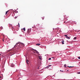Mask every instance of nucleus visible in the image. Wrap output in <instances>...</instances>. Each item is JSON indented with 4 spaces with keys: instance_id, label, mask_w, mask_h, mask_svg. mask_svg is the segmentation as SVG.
Here are the masks:
<instances>
[{
    "instance_id": "f257e3e1",
    "label": "nucleus",
    "mask_w": 80,
    "mask_h": 80,
    "mask_svg": "<svg viewBox=\"0 0 80 80\" xmlns=\"http://www.w3.org/2000/svg\"><path fill=\"white\" fill-rule=\"evenodd\" d=\"M15 46H16L18 48H21L22 47V46H21V43L18 42L17 43Z\"/></svg>"
},
{
    "instance_id": "f03ea898",
    "label": "nucleus",
    "mask_w": 80,
    "mask_h": 80,
    "mask_svg": "<svg viewBox=\"0 0 80 80\" xmlns=\"http://www.w3.org/2000/svg\"><path fill=\"white\" fill-rule=\"evenodd\" d=\"M30 32H31V29H28V30L27 33H29Z\"/></svg>"
},
{
    "instance_id": "7ed1b4c3",
    "label": "nucleus",
    "mask_w": 80,
    "mask_h": 80,
    "mask_svg": "<svg viewBox=\"0 0 80 80\" xmlns=\"http://www.w3.org/2000/svg\"><path fill=\"white\" fill-rule=\"evenodd\" d=\"M32 50H35V51H36V53H38H38H39V52H38V51H37V50H35V49H32Z\"/></svg>"
},
{
    "instance_id": "20e7f679",
    "label": "nucleus",
    "mask_w": 80,
    "mask_h": 80,
    "mask_svg": "<svg viewBox=\"0 0 80 80\" xmlns=\"http://www.w3.org/2000/svg\"><path fill=\"white\" fill-rule=\"evenodd\" d=\"M24 46V44L23 43H21V47H23Z\"/></svg>"
},
{
    "instance_id": "39448f33",
    "label": "nucleus",
    "mask_w": 80,
    "mask_h": 80,
    "mask_svg": "<svg viewBox=\"0 0 80 80\" xmlns=\"http://www.w3.org/2000/svg\"><path fill=\"white\" fill-rule=\"evenodd\" d=\"M64 42H65V41L63 40L62 41V45H63V44H64Z\"/></svg>"
},
{
    "instance_id": "423d86ee",
    "label": "nucleus",
    "mask_w": 80,
    "mask_h": 80,
    "mask_svg": "<svg viewBox=\"0 0 80 80\" xmlns=\"http://www.w3.org/2000/svg\"><path fill=\"white\" fill-rule=\"evenodd\" d=\"M23 30L24 31H25V28H24L23 29H22L21 30Z\"/></svg>"
},
{
    "instance_id": "0eeeda50",
    "label": "nucleus",
    "mask_w": 80,
    "mask_h": 80,
    "mask_svg": "<svg viewBox=\"0 0 80 80\" xmlns=\"http://www.w3.org/2000/svg\"><path fill=\"white\" fill-rule=\"evenodd\" d=\"M26 62L27 63H28H28H29V61H28V60H27L26 61Z\"/></svg>"
},
{
    "instance_id": "6e6552de",
    "label": "nucleus",
    "mask_w": 80,
    "mask_h": 80,
    "mask_svg": "<svg viewBox=\"0 0 80 80\" xmlns=\"http://www.w3.org/2000/svg\"><path fill=\"white\" fill-rule=\"evenodd\" d=\"M8 12H9V11H6V12L5 15H7V13H8Z\"/></svg>"
},
{
    "instance_id": "1a4fd4ad",
    "label": "nucleus",
    "mask_w": 80,
    "mask_h": 80,
    "mask_svg": "<svg viewBox=\"0 0 80 80\" xmlns=\"http://www.w3.org/2000/svg\"><path fill=\"white\" fill-rule=\"evenodd\" d=\"M36 45H38V46H39L40 45V43H38L36 44Z\"/></svg>"
},
{
    "instance_id": "9d476101",
    "label": "nucleus",
    "mask_w": 80,
    "mask_h": 80,
    "mask_svg": "<svg viewBox=\"0 0 80 80\" xmlns=\"http://www.w3.org/2000/svg\"><path fill=\"white\" fill-rule=\"evenodd\" d=\"M66 38H67L68 39H70V37L68 36Z\"/></svg>"
},
{
    "instance_id": "9b49d317",
    "label": "nucleus",
    "mask_w": 80,
    "mask_h": 80,
    "mask_svg": "<svg viewBox=\"0 0 80 80\" xmlns=\"http://www.w3.org/2000/svg\"><path fill=\"white\" fill-rule=\"evenodd\" d=\"M39 59H40V60H42V58L41 57H39Z\"/></svg>"
},
{
    "instance_id": "f8f14e48",
    "label": "nucleus",
    "mask_w": 80,
    "mask_h": 80,
    "mask_svg": "<svg viewBox=\"0 0 80 80\" xmlns=\"http://www.w3.org/2000/svg\"><path fill=\"white\" fill-rule=\"evenodd\" d=\"M74 40H76V39H77V37H74Z\"/></svg>"
},
{
    "instance_id": "ddd939ff",
    "label": "nucleus",
    "mask_w": 80,
    "mask_h": 80,
    "mask_svg": "<svg viewBox=\"0 0 80 80\" xmlns=\"http://www.w3.org/2000/svg\"><path fill=\"white\" fill-rule=\"evenodd\" d=\"M49 60H52V59L51 58H49L48 59Z\"/></svg>"
},
{
    "instance_id": "4468645a",
    "label": "nucleus",
    "mask_w": 80,
    "mask_h": 80,
    "mask_svg": "<svg viewBox=\"0 0 80 80\" xmlns=\"http://www.w3.org/2000/svg\"><path fill=\"white\" fill-rule=\"evenodd\" d=\"M68 67H69L70 68V67H73V66H72H72H70V67L68 66Z\"/></svg>"
},
{
    "instance_id": "2eb2a0df",
    "label": "nucleus",
    "mask_w": 80,
    "mask_h": 80,
    "mask_svg": "<svg viewBox=\"0 0 80 80\" xmlns=\"http://www.w3.org/2000/svg\"><path fill=\"white\" fill-rule=\"evenodd\" d=\"M60 72H63V71H62V70H60Z\"/></svg>"
},
{
    "instance_id": "dca6fc26",
    "label": "nucleus",
    "mask_w": 80,
    "mask_h": 80,
    "mask_svg": "<svg viewBox=\"0 0 80 80\" xmlns=\"http://www.w3.org/2000/svg\"><path fill=\"white\" fill-rule=\"evenodd\" d=\"M64 67H67V66H66V64H65L64 65Z\"/></svg>"
},
{
    "instance_id": "f3484780",
    "label": "nucleus",
    "mask_w": 80,
    "mask_h": 80,
    "mask_svg": "<svg viewBox=\"0 0 80 80\" xmlns=\"http://www.w3.org/2000/svg\"><path fill=\"white\" fill-rule=\"evenodd\" d=\"M64 36H65L66 38H67V37H68L67 35H64Z\"/></svg>"
},
{
    "instance_id": "a211bd4d",
    "label": "nucleus",
    "mask_w": 80,
    "mask_h": 80,
    "mask_svg": "<svg viewBox=\"0 0 80 80\" xmlns=\"http://www.w3.org/2000/svg\"><path fill=\"white\" fill-rule=\"evenodd\" d=\"M18 24L19 25V27H20V24H19V23H18Z\"/></svg>"
},
{
    "instance_id": "6ab92c4d",
    "label": "nucleus",
    "mask_w": 80,
    "mask_h": 80,
    "mask_svg": "<svg viewBox=\"0 0 80 80\" xmlns=\"http://www.w3.org/2000/svg\"><path fill=\"white\" fill-rule=\"evenodd\" d=\"M78 58H79V59H80V57H78Z\"/></svg>"
},
{
    "instance_id": "aec40b11",
    "label": "nucleus",
    "mask_w": 80,
    "mask_h": 80,
    "mask_svg": "<svg viewBox=\"0 0 80 80\" xmlns=\"http://www.w3.org/2000/svg\"><path fill=\"white\" fill-rule=\"evenodd\" d=\"M78 74H80V72H79L78 73Z\"/></svg>"
},
{
    "instance_id": "412c9836",
    "label": "nucleus",
    "mask_w": 80,
    "mask_h": 80,
    "mask_svg": "<svg viewBox=\"0 0 80 80\" xmlns=\"http://www.w3.org/2000/svg\"><path fill=\"white\" fill-rule=\"evenodd\" d=\"M42 20H43V19H44V18H42Z\"/></svg>"
},
{
    "instance_id": "4be33fe9",
    "label": "nucleus",
    "mask_w": 80,
    "mask_h": 80,
    "mask_svg": "<svg viewBox=\"0 0 80 80\" xmlns=\"http://www.w3.org/2000/svg\"><path fill=\"white\" fill-rule=\"evenodd\" d=\"M12 28H14L13 27H12Z\"/></svg>"
},
{
    "instance_id": "5701e85b",
    "label": "nucleus",
    "mask_w": 80,
    "mask_h": 80,
    "mask_svg": "<svg viewBox=\"0 0 80 80\" xmlns=\"http://www.w3.org/2000/svg\"><path fill=\"white\" fill-rule=\"evenodd\" d=\"M3 42H4V40H3Z\"/></svg>"
},
{
    "instance_id": "b1692460",
    "label": "nucleus",
    "mask_w": 80,
    "mask_h": 80,
    "mask_svg": "<svg viewBox=\"0 0 80 80\" xmlns=\"http://www.w3.org/2000/svg\"><path fill=\"white\" fill-rule=\"evenodd\" d=\"M50 65V66H51V65Z\"/></svg>"
},
{
    "instance_id": "393cba45",
    "label": "nucleus",
    "mask_w": 80,
    "mask_h": 80,
    "mask_svg": "<svg viewBox=\"0 0 80 80\" xmlns=\"http://www.w3.org/2000/svg\"><path fill=\"white\" fill-rule=\"evenodd\" d=\"M39 68H38V69Z\"/></svg>"
},
{
    "instance_id": "a878e982",
    "label": "nucleus",
    "mask_w": 80,
    "mask_h": 80,
    "mask_svg": "<svg viewBox=\"0 0 80 80\" xmlns=\"http://www.w3.org/2000/svg\"><path fill=\"white\" fill-rule=\"evenodd\" d=\"M64 23H65V22H64Z\"/></svg>"
},
{
    "instance_id": "bb28decb",
    "label": "nucleus",
    "mask_w": 80,
    "mask_h": 80,
    "mask_svg": "<svg viewBox=\"0 0 80 80\" xmlns=\"http://www.w3.org/2000/svg\"><path fill=\"white\" fill-rule=\"evenodd\" d=\"M0 55H1V54H0Z\"/></svg>"
},
{
    "instance_id": "cd10ccee",
    "label": "nucleus",
    "mask_w": 80,
    "mask_h": 80,
    "mask_svg": "<svg viewBox=\"0 0 80 80\" xmlns=\"http://www.w3.org/2000/svg\"><path fill=\"white\" fill-rule=\"evenodd\" d=\"M67 71H68V70Z\"/></svg>"
},
{
    "instance_id": "c85d7f7f",
    "label": "nucleus",
    "mask_w": 80,
    "mask_h": 80,
    "mask_svg": "<svg viewBox=\"0 0 80 80\" xmlns=\"http://www.w3.org/2000/svg\"><path fill=\"white\" fill-rule=\"evenodd\" d=\"M1 77H0V78H1Z\"/></svg>"
},
{
    "instance_id": "c756f323",
    "label": "nucleus",
    "mask_w": 80,
    "mask_h": 80,
    "mask_svg": "<svg viewBox=\"0 0 80 80\" xmlns=\"http://www.w3.org/2000/svg\"><path fill=\"white\" fill-rule=\"evenodd\" d=\"M34 53H35V52H34Z\"/></svg>"
}]
</instances>
